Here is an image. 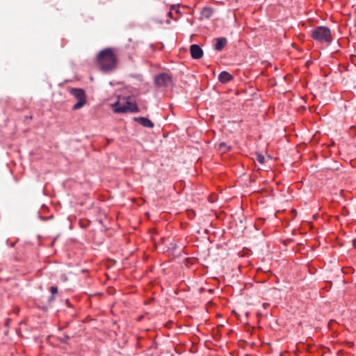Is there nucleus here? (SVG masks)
Wrapping results in <instances>:
<instances>
[{"mask_svg":"<svg viewBox=\"0 0 356 356\" xmlns=\"http://www.w3.org/2000/svg\"><path fill=\"white\" fill-rule=\"evenodd\" d=\"M176 13H179V10H176Z\"/></svg>","mask_w":356,"mask_h":356,"instance_id":"18","label":"nucleus"},{"mask_svg":"<svg viewBox=\"0 0 356 356\" xmlns=\"http://www.w3.org/2000/svg\"><path fill=\"white\" fill-rule=\"evenodd\" d=\"M233 76L227 72L223 71L220 73L218 80L222 83H226L232 79Z\"/></svg>","mask_w":356,"mask_h":356,"instance_id":"8","label":"nucleus"},{"mask_svg":"<svg viewBox=\"0 0 356 356\" xmlns=\"http://www.w3.org/2000/svg\"><path fill=\"white\" fill-rule=\"evenodd\" d=\"M50 291L51 293V296L49 299V302H51L54 300V295L58 293V288L56 286H51L50 288Z\"/></svg>","mask_w":356,"mask_h":356,"instance_id":"11","label":"nucleus"},{"mask_svg":"<svg viewBox=\"0 0 356 356\" xmlns=\"http://www.w3.org/2000/svg\"><path fill=\"white\" fill-rule=\"evenodd\" d=\"M97 63L99 68L104 72H108L115 68L118 59L114 50L111 48L102 50L97 55Z\"/></svg>","mask_w":356,"mask_h":356,"instance_id":"1","label":"nucleus"},{"mask_svg":"<svg viewBox=\"0 0 356 356\" xmlns=\"http://www.w3.org/2000/svg\"><path fill=\"white\" fill-rule=\"evenodd\" d=\"M296 210H293V214H296Z\"/></svg>","mask_w":356,"mask_h":356,"instance_id":"22","label":"nucleus"},{"mask_svg":"<svg viewBox=\"0 0 356 356\" xmlns=\"http://www.w3.org/2000/svg\"><path fill=\"white\" fill-rule=\"evenodd\" d=\"M254 159V161H258L261 164H264L265 163L264 156L262 154H259V153H257L255 154V158Z\"/></svg>","mask_w":356,"mask_h":356,"instance_id":"12","label":"nucleus"},{"mask_svg":"<svg viewBox=\"0 0 356 356\" xmlns=\"http://www.w3.org/2000/svg\"><path fill=\"white\" fill-rule=\"evenodd\" d=\"M353 246L356 248V239H354V240L353 241Z\"/></svg>","mask_w":356,"mask_h":356,"instance_id":"17","label":"nucleus"},{"mask_svg":"<svg viewBox=\"0 0 356 356\" xmlns=\"http://www.w3.org/2000/svg\"><path fill=\"white\" fill-rule=\"evenodd\" d=\"M190 51L193 59H200L203 56V51L197 44H192L190 47Z\"/></svg>","mask_w":356,"mask_h":356,"instance_id":"6","label":"nucleus"},{"mask_svg":"<svg viewBox=\"0 0 356 356\" xmlns=\"http://www.w3.org/2000/svg\"><path fill=\"white\" fill-rule=\"evenodd\" d=\"M61 280H62L63 282H65V281H67V277H66L65 275H63L61 276Z\"/></svg>","mask_w":356,"mask_h":356,"instance_id":"16","label":"nucleus"},{"mask_svg":"<svg viewBox=\"0 0 356 356\" xmlns=\"http://www.w3.org/2000/svg\"><path fill=\"white\" fill-rule=\"evenodd\" d=\"M175 8V6H172L171 7V10H173ZM168 15L169 17L170 18H172V10H170L168 13Z\"/></svg>","mask_w":356,"mask_h":356,"instance_id":"15","label":"nucleus"},{"mask_svg":"<svg viewBox=\"0 0 356 356\" xmlns=\"http://www.w3.org/2000/svg\"><path fill=\"white\" fill-rule=\"evenodd\" d=\"M296 210H293V214H296Z\"/></svg>","mask_w":356,"mask_h":356,"instance_id":"21","label":"nucleus"},{"mask_svg":"<svg viewBox=\"0 0 356 356\" xmlns=\"http://www.w3.org/2000/svg\"><path fill=\"white\" fill-rule=\"evenodd\" d=\"M70 339V337L67 334H64L63 337H60L59 339L62 343H67V341Z\"/></svg>","mask_w":356,"mask_h":356,"instance_id":"14","label":"nucleus"},{"mask_svg":"<svg viewBox=\"0 0 356 356\" xmlns=\"http://www.w3.org/2000/svg\"><path fill=\"white\" fill-rule=\"evenodd\" d=\"M312 37L321 43H328L332 40L330 29L326 26H318L312 30Z\"/></svg>","mask_w":356,"mask_h":356,"instance_id":"2","label":"nucleus"},{"mask_svg":"<svg viewBox=\"0 0 356 356\" xmlns=\"http://www.w3.org/2000/svg\"><path fill=\"white\" fill-rule=\"evenodd\" d=\"M32 116L28 117V119H31Z\"/></svg>","mask_w":356,"mask_h":356,"instance_id":"20","label":"nucleus"},{"mask_svg":"<svg viewBox=\"0 0 356 356\" xmlns=\"http://www.w3.org/2000/svg\"><path fill=\"white\" fill-rule=\"evenodd\" d=\"M32 116L28 117V119H31Z\"/></svg>","mask_w":356,"mask_h":356,"instance_id":"19","label":"nucleus"},{"mask_svg":"<svg viewBox=\"0 0 356 356\" xmlns=\"http://www.w3.org/2000/svg\"><path fill=\"white\" fill-rule=\"evenodd\" d=\"M70 92L77 100V102L72 106V110H78L86 104V95L83 90L80 88H72Z\"/></svg>","mask_w":356,"mask_h":356,"instance_id":"4","label":"nucleus"},{"mask_svg":"<svg viewBox=\"0 0 356 356\" xmlns=\"http://www.w3.org/2000/svg\"><path fill=\"white\" fill-rule=\"evenodd\" d=\"M135 121L139 123L140 124L143 125L145 127L147 128H153L154 127V123L149 120L147 118L145 117H139V118H135Z\"/></svg>","mask_w":356,"mask_h":356,"instance_id":"7","label":"nucleus"},{"mask_svg":"<svg viewBox=\"0 0 356 356\" xmlns=\"http://www.w3.org/2000/svg\"><path fill=\"white\" fill-rule=\"evenodd\" d=\"M213 13V9L211 8H209V7H205L202 10V16H204V17H206L207 19L211 17V16L212 15Z\"/></svg>","mask_w":356,"mask_h":356,"instance_id":"10","label":"nucleus"},{"mask_svg":"<svg viewBox=\"0 0 356 356\" xmlns=\"http://www.w3.org/2000/svg\"><path fill=\"white\" fill-rule=\"evenodd\" d=\"M112 108L115 113H136L138 112V108L136 104H132L128 101H125L124 99L122 101L118 100L115 103L113 104Z\"/></svg>","mask_w":356,"mask_h":356,"instance_id":"3","label":"nucleus"},{"mask_svg":"<svg viewBox=\"0 0 356 356\" xmlns=\"http://www.w3.org/2000/svg\"><path fill=\"white\" fill-rule=\"evenodd\" d=\"M216 40V42L214 45V49L217 51H221L227 42L225 38H218Z\"/></svg>","mask_w":356,"mask_h":356,"instance_id":"9","label":"nucleus"},{"mask_svg":"<svg viewBox=\"0 0 356 356\" xmlns=\"http://www.w3.org/2000/svg\"><path fill=\"white\" fill-rule=\"evenodd\" d=\"M154 83L158 87L169 86L172 83V78L167 73H161L155 77Z\"/></svg>","mask_w":356,"mask_h":356,"instance_id":"5","label":"nucleus"},{"mask_svg":"<svg viewBox=\"0 0 356 356\" xmlns=\"http://www.w3.org/2000/svg\"><path fill=\"white\" fill-rule=\"evenodd\" d=\"M219 149L220 150H222L223 152H225L228 151L230 149V147H228L226 143H221L219 145Z\"/></svg>","mask_w":356,"mask_h":356,"instance_id":"13","label":"nucleus"}]
</instances>
